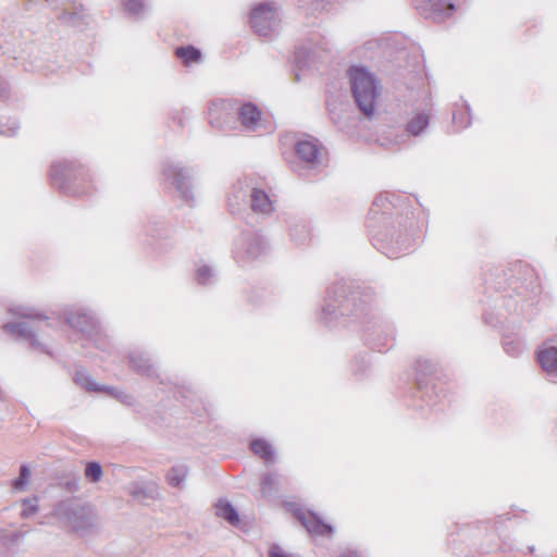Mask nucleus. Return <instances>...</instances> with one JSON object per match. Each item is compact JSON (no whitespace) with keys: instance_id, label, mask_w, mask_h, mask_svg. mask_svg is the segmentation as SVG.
<instances>
[{"instance_id":"9d476101","label":"nucleus","mask_w":557,"mask_h":557,"mask_svg":"<svg viewBox=\"0 0 557 557\" xmlns=\"http://www.w3.org/2000/svg\"><path fill=\"white\" fill-rule=\"evenodd\" d=\"M280 17L276 9L269 3H260L250 13V25L256 34L268 37L274 33L280 25Z\"/></svg>"},{"instance_id":"bb28decb","label":"nucleus","mask_w":557,"mask_h":557,"mask_svg":"<svg viewBox=\"0 0 557 557\" xmlns=\"http://www.w3.org/2000/svg\"><path fill=\"white\" fill-rule=\"evenodd\" d=\"M196 281L198 284L207 286L215 282V274L211 267L201 265L196 271Z\"/></svg>"},{"instance_id":"f3484780","label":"nucleus","mask_w":557,"mask_h":557,"mask_svg":"<svg viewBox=\"0 0 557 557\" xmlns=\"http://www.w3.org/2000/svg\"><path fill=\"white\" fill-rule=\"evenodd\" d=\"M295 517L310 534L331 536L333 527L324 522L315 512L297 510Z\"/></svg>"},{"instance_id":"393cba45","label":"nucleus","mask_w":557,"mask_h":557,"mask_svg":"<svg viewBox=\"0 0 557 557\" xmlns=\"http://www.w3.org/2000/svg\"><path fill=\"white\" fill-rule=\"evenodd\" d=\"M418 385H419V388L422 393V399L423 401L426 403L428 406L432 407L435 405V400L434 398H438L440 397V391L436 389V387L434 385H432V387L430 388L429 387V383L428 382H424L422 379H418Z\"/></svg>"},{"instance_id":"0eeeda50","label":"nucleus","mask_w":557,"mask_h":557,"mask_svg":"<svg viewBox=\"0 0 557 557\" xmlns=\"http://www.w3.org/2000/svg\"><path fill=\"white\" fill-rule=\"evenodd\" d=\"M321 145L312 137L298 139L294 145L297 160L295 170L301 176H311L322 168Z\"/></svg>"},{"instance_id":"a211bd4d","label":"nucleus","mask_w":557,"mask_h":557,"mask_svg":"<svg viewBox=\"0 0 557 557\" xmlns=\"http://www.w3.org/2000/svg\"><path fill=\"white\" fill-rule=\"evenodd\" d=\"M238 120L244 131L256 132L261 127V111L251 103H243L237 110Z\"/></svg>"},{"instance_id":"2eb2a0df","label":"nucleus","mask_w":557,"mask_h":557,"mask_svg":"<svg viewBox=\"0 0 557 557\" xmlns=\"http://www.w3.org/2000/svg\"><path fill=\"white\" fill-rule=\"evenodd\" d=\"M537 361L543 371L557 377V337L545 341L536 352Z\"/></svg>"},{"instance_id":"423d86ee","label":"nucleus","mask_w":557,"mask_h":557,"mask_svg":"<svg viewBox=\"0 0 557 557\" xmlns=\"http://www.w3.org/2000/svg\"><path fill=\"white\" fill-rule=\"evenodd\" d=\"M50 178L52 185L63 194L84 196L88 194L81 184L86 181V173L81 164L75 161H60L51 165Z\"/></svg>"},{"instance_id":"ea45409f","label":"nucleus","mask_w":557,"mask_h":557,"mask_svg":"<svg viewBox=\"0 0 557 557\" xmlns=\"http://www.w3.org/2000/svg\"><path fill=\"white\" fill-rule=\"evenodd\" d=\"M7 85L2 82H0V99H3L7 97Z\"/></svg>"},{"instance_id":"58836bf2","label":"nucleus","mask_w":557,"mask_h":557,"mask_svg":"<svg viewBox=\"0 0 557 557\" xmlns=\"http://www.w3.org/2000/svg\"><path fill=\"white\" fill-rule=\"evenodd\" d=\"M66 486H67V488H69L70 491H73V492H75V491H77V490L79 488L78 481H72V482H69V483L66 484Z\"/></svg>"},{"instance_id":"f257e3e1","label":"nucleus","mask_w":557,"mask_h":557,"mask_svg":"<svg viewBox=\"0 0 557 557\" xmlns=\"http://www.w3.org/2000/svg\"><path fill=\"white\" fill-rule=\"evenodd\" d=\"M374 297L369 289H354L347 295V287L344 283H336L332 286L325 298V304L322 308L320 319L326 324L331 325L338 318L345 315H352L361 323L364 324L366 331L372 330L374 347L382 350L383 347L388 349L391 346L387 344V337L382 342L381 334L386 332V326L383 327L374 307ZM387 336V334H386ZM392 338V334H388Z\"/></svg>"},{"instance_id":"7ed1b4c3","label":"nucleus","mask_w":557,"mask_h":557,"mask_svg":"<svg viewBox=\"0 0 557 557\" xmlns=\"http://www.w3.org/2000/svg\"><path fill=\"white\" fill-rule=\"evenodd\" d=\"M351 94L359 111L368 119L375 113L381 85L376 77L363 66H351L348 71Z\"/></svg>"},{"instance_id":"4c0bfd02","label":"nucleus","mask_w":557,"mask_h":557,"mask_svg":"<svg viewBox=\"0 0 557 557\" xmlns=\"http://www.w3.org/2000/svg\"><path fill=\"white\" fill-rule=\"evenodd\" d=\"M78 17V14L76 12L69 13L66 10L63 13V18L66 21H72L75 23L76 18Z\"/></svg>"},{"instance_id":"5701e85b","label":"nucleus","mask_w":557,"mask_h":557,"mask_svg":"<svg viewBox=\"0 0 557 557\" xmlns=\"http://www.w3.org/2000/svg\"><path fill=\"white\" fill-rule=\"evenodd\" d=\"M429 122L428 114L419 113L407 123L406 132L411 136H418L428 127Z\"/></svg>"},{"instance_id":"c85d7f7f","label":"nucleus","mask_w":557,"mask_h":557,"mask_svg":"<svg viewBox=\"0 0 557 557\" xmlns=\"http://www.w3.org/2000/svg\"><path fill=\"white\" fill-rule=\"evenodd\" d=\"M30 478V469L27 465H22L18 476L13 480L12 486L16 491H23L28 484Z\"/></svg>"},{"instance_id":"6e6552de","label":"nucleus","mask_w":557,"mask_h":557,"mask_svg":"<svg viewBox=\"0 0 557 557\" xmlns=\"http://www.w3.org/2000/svg\"><path fill=\"white\" fill-rule=\"evenodd\" d=\"M64 320L69 326L82 335V338L92 342L102 348L101 333L96 317L85 309H77L64 313Z\"/></svg>"},{"instance_id":"20e7f679","label":"nucleus","mask_w":557,"mask_h":557,"mask_svg":"<svg viewBox=\"0 0 557 557\" xmlns=\"http://www.w3.org/2000/svg\"><path fill=\"white\" fill-rule=\"evenodd\" d=\"M52 515L62 525L77 533H87L97 527V516L92 507L76 498L59 502Z\"/></svg>"},{"instance_id":"4468645a","label":"nucleus","mask_w":557,"mask_h":557,"mask_svg":"<svg viewBox=\"0 0 557 557\" xmlns=\"http://www.w3.org/2000/svg\"><path fill=\"white\" fill-rule=\"evenodd\" d=\"M417 10L425 17L434 22H443L456 11L451 0H413Z\"/></svg>"},{"instance_id":"aec40b11","label":"nucleus","mask_w":557,"mask_h":557,"mask_svg":"<svg viewBox=\"0 0 557 557\" xmlns=\"http://www.w3.org/2000/svg\"><path fill=\"white\" fill-rule=\"evenodd\" d=\"M128 493L132 495V497L140 503H145L148 499H159L160 498V491L156 483L148 482V483H139L135 482L132 483L128 486Z\"/></svg>"},{"instance_id":"2f4dec72","label":"nucleus","mask_w":557,"mask_h":557,"mask_svg":"<svg viewBox=\"0 0 557 557\" xmlns=\"http://www.w3.org/2000/svg\"><path fill=\"white\" fill-rule=\"evenodd\" d=\"M123 7L129 14L139 16L145 11L144 0H123Z\"/></svg>"},{"instance_id":"b1692460","label":"nucleus","mask_w":557,"mask_h":557,"mask_svg":"<svg viewBox=\"0 0 557 557\" xmlns=\"http://www.w3.org/2000/svg\"><path fill=\"white\" fill-rule=\"evenodd\" d=\"M175 53L186 64L198 62L201 58L200 50L194 46L178 47Z\"/></svg>"},{"instance_id":"9b49d317","label":"nucleus","mask_w":557,"mask_h":557,"mask_svg":"<svg viewBox=\"0 0 557 557\" xmlns=\"http://www.w3.org/2000/svg\"><path fill=\"white\" fill-rule=\"evenodd\" d=\"M162 174L166 180L171 181L172 185L186 202L194 199L190 184L193 176L190 169L182 166L181 163L166 161L162 165Z\"/></svg>"},{"instance_id":"72a5a7b5","label":"nucleus","mask_w":557,"mask_h":557,"mask_svg":"<svg viewBox=\"0 0 557 557\" xmlns=\"http://www.w3.org/2000/svg\"><path fill=\"white\" fill-rule=\"evenodd\" d=\"M186 473L181 468H172L168 473V482L173 487H178L185 480Z\"/></svg>"},{"instance_id":"1a4fd4ad","label":"nucleus","mask_w":557,"mask_h":557,"mask_svg":"<svg viewBox=\"0 0 557 557\" xmlns=\"http://www.w3.org/2000/svg\"><path fill=\"white\" fill-rule=\"evenodd\" d=\"M269 250L267 239L255 232H243L235 240L234 257L237 260H255L264 256Z\"/></svg>"},{"instance_id":"cd10ccee","label":"nucleus","mask_w":557,"mask_h":557,"mask_svg":"<svg viewBox=\"0 0 557 557\" xmlns=\"http://www.w3.org/2000/svg\"><path fill=\"white\" fill-rule=\"evenodd\" d=\"M103 474L102 467L97 461H89L86 463L85 476L88 481L97 483L101 480Z\"/></svg>"},{"instance_id":"6ab92c4d","label":"nucleus","mask_w":557,"mask_h":557,"mask_svg":"<svg viewBox=\"0 0 557 557\" xmlns=\"http://www.w3.org/2000/svg\"><path fill=\"white\" fill-rule=\"evenodd\" d=\"M248 207L256 214L270 215L274 212V205L269 194L253 183Z\"/></svg>"},{"instance_id":"f03ea898","label":"nucleus","mask_w":557,"mask_h":557,"mask_svg":"<svg viewBox=\"0 0 557 557\" xmlns=\"http://www.w3.org/2000/svg\"><path fill=\"white\" fill-rule=\"evenodd\" d=\"M396 195L384 193L373 200L369 212V230L374 246L386 257L394 259L409 250L410 239L403 237L397 230L401 225L403 211L395 203Z\"/></svg>"},{"instance_id":"f704fd0d","label":"nucleus","mask_w":557,"mask_h":557,"mask_svg":"<svg viewBox=\"0 0 557 557\" xmlns=\"http://www.w3.org/2000/svg\"><path fill=\"white\" fill-rule=\"evenodd\" d=\"M436 371V364L429 359H419L417 361V372L422 375H431Z\"/></svg>"},{"instance_id":"a878e982","label":"nucleus","mask_w":557,"mask_h":557,"mask_svg":"<svg viewBox=\"0 0 557 557\" xmlns=\"http://www.w3.org/2000/svg\"><path fill=\"white\" fill-rule=\"evenodd\" d=\"M290 238L298 245L306 243V240L309 238V230L307 225L302 222H296L294 225H292Z\"/></svg>"},{"instance_id":"dca6fc26","label":"nucleus","mask_w":557,"mask_h":557,"mask_svg":"<svg viewBox=\"0 0 557 557\" xmlns=\"http://www.w3.org/2000/svg\"><path fill=\"white\" fill-rule=\"evenodd\" d=\"M74 381L77 385L81 387L90 391V392H106L109 395L115 397L116 399L121 400L122 403H129L132 397L127 394H125L122 391H119L114 387L110 386H100L97 384L92 377L89 375V373L85 369H78L75 372Z\"/></svg>"},{"instance_id":"7c9ffc66","label":"nucleus","mask_w":557,"mask_h":557,"mask_svg":"<svg viewBox=\"0 0 557 557\" xmlns=\"http://www.w3.org/2000/svg\"><path fill=\"white\" fill-rule=\"evenodd\" d=\"M504 350L508 356L517 357L523 351V345L510 337H506L503 343Z\"/></svg>"},{"instance_id":"a19ab883","label":"nucleus","mask_w":557,"mask_h":557,"mask_svg":"<svg viewBox=\"0 0 557 557\" xmlns=\"http://www.w3.org/2000/svg\"><path fill=\"white\" fill-rule=\"evenodd\" d=\"M341 557H362V556L359 555L357 552L349 550V552L343 553L341 555Z\"/></svg>"},{"instance_id":"412c9836","label":"nucleus","mask_w":557,"mask_h":557,"mask_svg":"<svg viewBox=\"0 0 557 557\" xmlns=\"http://www.w3.org/2000/svg\"><path fill=\"white\" fill-rule=\"evenodd\" d=\"M250 449L268 465L275 461V453L272 445L263 438H256L251 441Z\"/></svg>"},{"instance_id":"c9c22d12","label":"nucleus","mask_w":557,"mask_h":557,"mask_svg":"<svg viewBox=\"0 0 557 557\" xmlns=\"http://www.w3.org/2000/svg\"><path fill=\"white\" fill-rule=\"evenodd\" d=\"M20 128V125L16 121H11L10 125L7 127L5 125H0V135H4L8 137L14 136Z\"/></svg>"},{"instance_id":"ddd939ff","label":"nucleus","mask_w":557,"mask_h":557,"mask_svg":"<svg viewBox=\"0 0 557 557\" xmlns=\"http://www.w3.org/2000/svg\"><path fill=\"white\" fill-rule=\"evenodd\" d=\"M252 177L238 178L227 194V207L232 214H238L248 208L253 186Z\"/></svg>"},{"instance_id":"c756f323","label":"nucleus","mask_w":557,"mask_h":557,"mask_svg":"<svg viewBox=\"0 0 557 557\" xmlns=\"http://www.w3.org/2000/svg\"><path fill=\"white\" fill-rule=\"evenodd\" d=\"M276 484V474L275 473H267L261 479V488L260 492L263 497H267L272 494Z\"/></svg>"},{"instance_id":"39448f33","label":"nucleus","mask_w":557,"mask_h":557,"mask_svg":"<svg viewBox=\"0 0 557 557\" xmlns=\"http://www.w3.org/2000/svg\"><path fill=\"white\" fill-rule=\"evenodd\" d=\"M18 315L24 321L5 323L4 331L27 339L33 348L49 355L50 351L47 346L38 339V333L44 332V325L50 326L49 317L32 308L22 309Z\"/></svg>"},{"instance_id":"f8f14e48","label":"nucleus","mask_w":557,"mask_h":557,"mask_svg":"<svg viewBox=\"0 0 557 557\" xmlns=\"http://www.w3.org/2000/svg\"><path fill=\"white\" fill-rule=\"evenodd\" d=\"M128 366L138 375L145 376L161 385L170 384V380L163 376L146 351L134 349L128 355Z\"/></svg>"},{"instance_id":"473e14b6","label":"nucleus","mask_w":557,"mask_h":557,"mask_svg":"<svg viewBox=\"0 0 557 557\" xmlns=\"http://www.w3.org/2000/svg\"><path fill=\"white\" fill-rule=\"evenodd\" d=\"M22 506H23V509L21 512L22 518H29L30 516H33L34 513H36L38 511V498L33 497V498L23 499Z\"/></svg>"},{"instance_id":"e433bc0d","label":"nucleus","mask_w":557,"mask_h":557,"mask_svg":"<svg viewBox=\"0 0 557 557\" xmlns=\"http://www.w3.org/2000/svg\"><path fill=\"white\" fill-rule=\"evenodd\" d=\"M269 557H292L286 554L277 544L271 545L269 549Z\"/></svg>"},{"instance_id":"4be33fe9","label":"nucleus","mask_w":557,"mask_h":557,"mask_svg":"<svg viewBox=\"0 0 557 557\" xmlns=\"http://www.w3.org/2000/svg\"><path fill=\"white\" fill-rule=\"evenodd\" d=\"M216 516L223 518L228 523L235 525L239 522V516L234 506L224 499H220L215 505Z\"/></svg>"}]
</instances>
